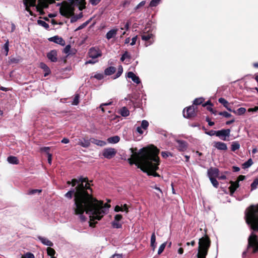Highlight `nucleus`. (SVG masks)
<instances>
[{"label":"nucleus","mask_w":258,"mask_h":258,"mask_svg":"<svg viewBox=\"0 0 258 258\" xmlns=\"http://www.w3.org/2000/svg\"><path fill=\"white\" fill-rule=\"evenodd\" d=\"M232 112L238 115H241L245 113L246 109L244 107H240L238 108L237 110H232Z\"/></svg>","instance_id":"nucleus-30"},{"label":"nucleus","mask_w":258,"mask_h":258,"mask_svg":"<svg viewBox=\"0 0 258 258\" xmlns=\"http://www.w3.org/2000/svg\"><path fill=\"white\" fill-rule=\"evenodd\" d=\"M231 185L229 187L230 190V194L232 195L234 194L236 189L239 187L238 181H231Z\"/></svg>","instance_id":"nucleus-17"},{"label":"nucleus","mask_w":258,"mask_h":258,"mask_svg":"<svg viewBox=\"0 0 258 258\" xmlns=\"http://www.w3.org/2000/svg\"><path fill=\"white\" fill-rule=\"evenodd\" d=\"M40 67L43 70L45 73L44 75V77H46L50 73V70L49 68L43 62H41L40 63Z\"/></svg>","instance_id":"nucleus-22"},{"label":"nucleus","mask_w":258,"mask_h":258,"mask_svg":"<svg viewBox=\"0 0 258 258\" xmlns=\"http://www.w3.org/2000/svg\"><path fill=\"white\" fill-rule=\"evenodd\" d=\"M122 72H123L122 67L121 66H119L118 67V71L116 74V77L115 78H118L119 77H120L121 76V75L122 74Z\"/></svg>","instance_id":"nucleus-49"},{"label":"nucleus","mask_w":258,"mask_h":258,"mask_svg":"<svg viewBox=\"0 0 258 258\" xmlns=\"http://www.w3.org/2000/svg\"><path fill=\"white\" fill-rule=\"evenodd\" d=\"M131 58V55L129 54V53L127 51H125L121 57L120 60L122 61H123L125 59H128V62H130V59Z\"/></svg>","instance_id":"nucleus-32"},{"label":"nucleus","mask_w":258,"mask_h":258,"mask_svg":"<svg viewBox=\"0 0 258 258\" xmlns=\"http://www.w3.org/2000/svg\"><path fill=\"white\" fill-rule=\"evenodd\" d=\"M48 40L51 42H53L55 43L60 44V45L64 46L66 44L65 41L60 37L58 36H54L53 37L48 38Z\"/></svg>","instance_id":"nucleus-12"},{"label":"nucleus","mask_w":258,"mask_h":258,"mask_svg":"<svg viewBox=\"0 0 258 258\" xmlns=\"http://www.w3.org/2000/svg\"><path fill=\"white\" fill-rule=\"evenodd\" d=\"M130 151L132 155L128 159V161L131 165L135 164L138 168L147 173L148 175L155 177L159 176L156 172L160 162L158 156L159 150L157 147L152 146L143 148L139 152H137V148H130Z\"/></svg>","instance_id":"nucleus-2"},{"label":"nucleus","mask_w":258,"mask_h":258,"mask_svg":"<svg viewBox=\"0 0 258 258\" xmlns=\"http://www.w3.org/2000/svg\"><path fill=\"white\" fill-rule=\"evenodd\" d=\"M161 155H162V157L164 158H167L169 155H171L169 152H162Z\"/></svg>","instance_id":"nucleus-58"},{"label":"nucleus","mask_w":258,"mask_h":258,"mask_svg":"<svg viewBox=\"0 0 258 258\" xmlns=\"http://www.w3.org/2000/svg\"><path fill=\"white\" fill-rule=\"evenodd\" d=\"M204 100L203 98H196L194 101V104L200 105L203 102Z\"/></svg>","instance_id":"nucleus-46"},{"label":"nucleus","mask_w":258,"mask_h":258,"mask_svg":"<svg viewBox=\"0 0 258 258\" xmlns=\"http://www.w3.org/2000/svg\"><path fill=\"white\" fill-rule=\"evenodd\" d=\"M48 58L52 62H56L57 60V52L53 50L48 52L47 54Z\"/></svg>","instance_id":"nucleus-15"},{"label":"nucleus","mask_w":258,"mask_h":258,"mask_svg":"<svg viewBox=\"0 0 258 258\" xmlns=\"http://www.w3.org/2000/svg\"><path fill=\"white\" fill-rule=\"evenodd\" d=\"M219 114L220 115L223 116L226 118L230 117L232 116L230 113L226 111L220 112L219 113Z\"/></svg>","instance_id":"nucleus-52"},{"label":"nucleus","mask_w":258,"mask_h":258,"mask_svg":"<svg viewBox=\"0 0 258 258\" xmlns=\"http://www.w3.org/2000/svg\"><path fill=\"white\" fill-rule=\"evenodd\" d=\"M94 78L98 80H101L103 78V76L101 74H97L94 76Z\"/></svg>","instance_id":"nucleus-61"},{"label":"nucleus","mask_w":258,"mask_h":258,"mask_svg":"<svg viewBox=\"0 0 258 258\" xmlns=\"http://www.w3.org/2000/svg\"><path fill=\"white\" fill-rule=\"evenodd\" d=\"M38 239L44 244L49 247L53 245V243L47 238L41 236L38 237Z\"/></svg>","instance_id":"nucleus-20"},{"label":"nucleus","mask_w":258,"mask_h":258,"mask_svg":"<svg viewBox=\"0 0 258 258\" xmlns=\"http://www.w3.org/2000/svg\"><path fill=\"white\" fill-rule=\"evenodd\" d=\"M122 218V216L120 214H117L114 217V220L119 221L121 220Z\"/></svg>","instance_id":"nucleus-53"},{"label":"nucleus","mask_w":258,"mask_h":258,"mask_svg":"<svg viewBox=\"0 0 258 258\" xmlns=\"http://www.w3.org/2000/svg\"><path fill=\"white\" fill-rule=\"evenodd\" d=\"M119 140L120 138L118 136H115L113 137L108 138L107 139L108 142L110 144L117 143L119 141Z\"/></svg>","instance_id":"nucleus-24"},{"label":"nucleus","mask_w":258,"mask_h":258,"mask_svg":"<svg viewBox=\"0 0 258 258\" xmlns=\"http://www.w3.org/2000/svg\"><path fill=\"white\" fill-rule=\"evenodd\" d=\"M151 246L153 250H154L156 247V235L154 232L152 233L151 237Z\"/></svg>","instance_id":"nucleus-27"},{"label":"nucleus","mask_w":258,"mask_h":258,"mask_svg":"<svg viewBox=\"0 0 258 258\" xmlns=\"http://www.w3.org/2000/svg\"><path fill=\"white\" fill-rule=\"evenodd\" d=\"M219 170L216 168H210L208 170V175L209 178L218 177Z\"/></svg>","instance_id":"nucleus-14"},{"label":"nucleus","mask_w":258,"mask_h":258,"mask_svg":"<svg viewBox=\"0 0 258 258\" xmlns=\"http://www.w3.org/2000/svg\"><path fill=\"white\" fill-rule=\"evenodd\" d=\"M120 114L124 117H126L129 115L130 111L125 107H123L120 110Z\"/></svg>","instance_id":"nucleus-29"},{"label":"nucleus","mask_w":258,"mask_h":258,"mask_svg":"<svg viewBox=\"0 0 258 258\" xmlns=\"http://www.w3.org/2000/svg\"><path fill=\"white\" fill-rule=\"evenodd\" d=\"M111 104V102H109V103H103V104H101L100 106V108L101 109V110L103 112H105V110H104V108H103V106H106V105H110Z\"/></svg>","instance_id":"nucleus-57"},{"label":"nucleus","mask_w":258,"mask_h":258,"mask_svg":"<svg viewBox=\"0 0 258 258\" xmlns=\"http://www.w3.org/2000/svg\"><path fill=\"white\" fill-rule=\"evenodd\" d=\"M79 95L76 94L73 99L72 104L75 105H78L79 103Z\"/></svg>","instance_id":"nucleus-41"},{"label":"nucleus","mask_w":258,"mask_h":258,"mask_svg":"<svg viewBox=\"0 0 258 258\" xmlns=\"http://www.w3.org/2000/svg\"><path fill=\"white\" fill-rule=\"evenodd\" d=\"M71 46L70 45H67L63 49V52L67 54V55H70L71 54H75V52L72 53L71 52Z\"/></svg>","instance_id":"nucleus-36"},{"label":"nucleus","mask_w":258,"mask_h":258,"mask_svg":"<svg viewBox=\"0 0 258 258\" xmlns=\"http://www.w3.org/2000/svg\"><path fill=\"white\" fill-rule=\"evenodd\" d=\"M48 162L49 164H51L52 155L49 153H48Z\"/></svg>","instance_id":"nucleus-62"},{"label":"nucleus","mask_w":258,"mask_h":258,"mask_svg":"<svg viewBox=\"0 0 258 258\" xmlns=\"http://www.w3.org/2000/svg\"><path fill=\"white\" fill-rule=\"evenodd\" d=\"M114 211L116 212H118L119 211H123V210L122 207L117 205L115 207Z\"/></svg>","instance_id":"nucleus-55"},{"label":"nucleus","mask_w":258,"mask_h":258,"mask_svg":"<svg viewBox=\"0 0 258 258\" xmlns=\"http://www.w3.org/2000/svg\"><path fill=\"white\" fill-rule=\"evenodd\" d=\"M246 223L253 231H258V205L250 206L245 215Z\"/></svg>","instance_id":"nucleus-3"},{"label":"nucleus","mask_w":258,"mask_h":258,"mask_svg":"<svg viewBox=\"0 0 258 258\" xmlns=\"http://www.w3.org/2000/svg\"><path fill=\"white\" fill-rule=\"evenodd\" d=\"M130 24L131 22L129 21H127L126 22H124L121 24L120 29L121 30H128Z\"/></svg>","instance_id":"nucleus-35"},{"label":"nucleus","mask_w":258,"mask_h":258,"mask_svg":"<svg viewBox=\"0 0 258 258\" xmlns=\"http://www.w3.org/2000/svg\"><path fill=\"white\" fill-rule=\"evenodd\" d=\"M112 226L114 228H121L122 227V224L119 221H117L114 220L112 222Z\"/></svg>","instance_id":"nucleus-37"},{"label":"nucleus","mask_w":258,"mask_h":258,"mask_svg":"<svg viewBox=\"0 0 258 258\" xmlns=\"http://www.w3.org/2000/svg\"><path fill=\"white\" fill-rule=\"evenodd\" d=\"M90 22V20H88L79 26L76 29V31L81 30L84 28H85Z\"/></svg>","instance_id":"nucleus-50"},{"label":"nucleus","mask_w":258,"mask_h":258,"mask_svg":"<svg viewBox=\"0 0 258 258\" xmlns=\"http://www.w3.org/2000/svg\"><path fill=\"white\" fill-rule=\"evenodd\" d=\"M116 154V151L115 149L112 148H107L104 149L103 151L102 155L107 159L113 158Z\"/></svg>","instance_id":"nucleus-10"},{"label":"nucleus","mask_w":258,"mask_h":258,"mask_svg":"<svg viewBox=\"0 0 258 258\" xmlns=\"http://www.w3.org/2000/svg\"><path fill=\"white\" fill-rule=\"evenodd\" d=\"M34 255L31 252H27L25 254L22 255L21 258H34Z\"/></svg>","instance_id":"nucleus-45"},{"label":"nucleus","mask_w":258,"mask_h":258,"mask_svg":"<svg viewBox=\"0 0 258 258\" xmlns=\"http://www.w3.org/2000/svg\"><path fill=\"white\" fill-rule=\"evenodd\" d=\"M161 0H152L150 3V6L154 7L157 6L160 3Z\"/></svg>","instance_id":"nucleus-47"},{"label":"nucleus","mask_w":258,"mask_h":258,"mask_svg":"<svg viewBox=\"0 0 258 258\" xmlns=\"http://www.w3.org/2000/svg\"><path fill=\"white\" fill-rule=\"evenodd\" d=\"M211 241L207 235L200 238L199 241L198 258H206L208 249L210 246Z\"/></svg>","instance_id":"nucleus-4"},{"label":"nucleus","mask_w":258,"mask_h":258,"mask_svg":"<svg viewBox=\"0 0 258 258\" xmlns=\"http://www.w3.org/2000/svg\"><path fill=\"white\" fill-rule=\"evenodd\" d=\"M177 143L176 147L180 151H184L186 150L187 145L185 141L182 140H176Z\"/></svg>","instance_id":"nucleus-13"},{"label":"nucleus","mask_w":258,"mask_h":258,"mask_svg":"<svg viewBox=\"0 0 258 258\" xmlns=\"http://www.w3.org/2000/svg\"><path fill=\"white\" fill-rule=\"evenodd\" d=\"M146 4V1H142L141 3H140L136 7V9H139L140 8H141V7H143L145 5V4Z\"/></svg>","instance_id":"nucleus-54"},{"label":"nucleus","mask_w":258,"mask_h":258,"mask_svg":"<svg viewBox=\"0 0 258 258\" xmlns=\"http://www.w3.org/2000/svg\"><path fill=\"white\" fill-rule=\"evenodd\" d=\"M41 191H42L41 189H31L28 191L27 194L30 195H34L37 192H38L39 194V193L41 192Z\"/></svg>","instance_id":"nucleus-51"},{"label":"nucleus","mask_w":258,"mask_h":258,"mask_svg":"<svg viewBox=\"0 0 258 258\" xmlns=\"http://www.w3.org/2000/svg\"><path fill=\"white\" fill-rule=\"evenodd\" d=\"M92 142L93 144L101 147L104 146L105 145H106V143L105 141L98 140L96 139H93Z\"/></svg>","instance_id":"nucleus-31"},{"label":"nucleus","mask_w":258,"mask_h":258,"mask_svg":"<svg viewBox=\"0 0 258 258\" xmlns=\"http://www.w3.org/2000/svg\"><path fill=\"white\" fill-rule=\"evenodd\" d=\"M137 131L140 134H143V131L142 130V127L141 126H138L137 128Z\"/></svg>","instance_id":"nucleus-64"},{"label":"nucleus","mask_w":258,"mask_h":258,"mask_svg":"<svg viewBox=\"0 0 258 258\" xmlns=\"http://www.w3.org/2000/svg\"><path fill=\"white\" fill-rule=\"evenodd\" d=\"M195 110L196 108L194 105L189 106L186 109V110L185 109H184L183 111V116L187 118L195 116L196 115Z\"/></svg>","instance_id":"nucleus-9"},{"label":"nucleus","mask_w":258,"mask_h":258,"mask_svg":"<svg viewBox=\"0 0 258 258\" xmlns=\"http://www.w3.org/2000/svg\"><path fill=\"white\" fill-rule=\"evenodd\" d=\"M253 163L252 160L251 159H248L246 162L243 164V168H247L249 167Z\"/></svg>","instance_id":"nucleus-40"},{"label":"nucleus","mask_w":258,"mask_h":258,"mask_svg":"<svg viewBox=\"0 0 258 258\" xmlns=\"http://www.w3.org/2000/svg\"><path fill=\"white\" fill-rule=\"evenodd\" d=\"M109 258H122V255L121 254L115 253L111 256Z\"/></svg>","instance_id":"nucleus-56"},{"label":"nucleus","mask_w":258,"mask_h":258,"mask_svg":"<svg viewBox=\"0 0 258 258\" xmlns=\"http://www.w3.org/2000/svg\"><path fill=\"white\" fill-rule=\"evenodd\" d=\"M127 77L128 78H131L134 82L137 84L140 83V80L139 78L132 72H129L127 73Z\"/></svg>","instance_id":"nucleus-18"},{"label":"nucleus","mask_w":258,"mask_h":258,"mask_svg":"<svg viewBox=\"0 0 258 258\" xmlns=\"http://www.w3.org/2000/svg\"><path fill=\"white\" fill-rule=\"evenodd\" d=\"M141 37L142 39L145 41L146 46L152 44L154 41V35L151 33H144Z\"/></svg>","instance_id":"nucleus-8"},{"label":"nucleus","mask_w":258,"mask_h":258,"mask_svg":"<svg viewBox=\"0 0 258 258\" xmlns=\"http://www.w3.org/2000/svg\"><path fill=\"white\" fill-rule=\"evenodd\" d=\"M88 54L89 57L92 58L93 60H87L86 62V64H94L97 62V60L95 59L101 56L102 52L99 48L91 47L89 49Z\"/></svg>","instance_id":"nucleus-6"},{"label":"nucleus","mask_w":258,"mask_h":258,"mask_svg":"<svg viewBox=\"0 0 258 258\" xmlns=\"http://www.w3.org/2000/svg\"><path fill=\"white\" fill-rule=\"evenodd\" d=\"M209 178L213 185L215 187H217L218 186L219 183L218 181L216 180V177Z\"/></svg>","instance_id":"nucleus-44"},{"label":"nucleus","mask_w":258,"mask_h":258,"mask_svg":"<svg viewBox=\"0 0 258 258\" xmlns=\"http://www.w3.org/2000/svg\"><path fill=\"white\" fill-rule=\"evenodd\" d=\"M137 38H138V36H135V37H134L132 39V42L131 43V45L133 46V45H134L136 44L137 40Z\"/></svg>","instance_id":"nucleus-59"},{"label":"nucleus","mask_w":258,"mask_h":258,"mask_svg":"<svg viewBox=\"0 0 258 258\" xmlns=\"http://www.w3.org/2000/svg\"><path fill=\"white\" fill-rule=\"evenodd\" d=\"M141 126L143 129L146 130L149 126V123L147 120H143L142 121Z\"/></svg>","instance_id":"nucleus-48"},{"label":"nucleus","mask_w":258,"mask_h":258,"mask_svg":"<svg viewBox=\"0 0 258 258\" xmlns=\"http://www.w3.org/2000/svg\"><path fill=\"white\" fill-rule=\"evenodd\" d=\"M214 146L218 150L225 151L227 149V145L225 143L221 142H216L214 143Z\"/></svg>","instance_id":"nucleus-16"},{"label":"nucleus","mask_w":258,"mask_h":258,"mask_svg":"<svg viewBox=\"0 0 258 258\" xmlns=\"http://www.w3.org/2000/svg\"><path fill=\"white\" fill-rule=\"evenodd\" d=\"M117 31V29H113L109 31L106 35V38L109 40L114 37L116 35Z\"/></svg>","instance_id":"nucleus-21"},{"label":"nucleus","mask_w":258,"mask_h":258,"mask_svg":"<svg viewBox=\"0 0 258 258\" xmlns=\"http://www.w3.org/2000/svg\"><path fill=\"white\" fill-rule=\"evenodd\" d=\"M7 161L9 163L14 164H18L19 163V160L16 157L9 156L7 158Z\"/></svg>","instance_id":"nucleus-28"},{"label":"nucleus","mask_w":258,"mask_h":258,"mask_svg":"<svg viewBox=\"0 0 258 258\" xmlns=\"http://www.w3.org/2000/svg\"><path fill=\"white\" fill-rule=\"evenodd\" d=\"M116 71L115 68L113 67H109L106 68L104 71V73L106 75L110 76L115 73Z\"/></svg>","instance_id":"nucleus-25"},{"label":"nucleus","mask_w":258,"mask_h":258,"mask_svg":"<svg viewBox=\"0 0 258 258\" xmlns=\"http://www.w3.org/2000/svg\"><path fill=\"white\" fill-rule=\"evenodd\" d=\"M67 184H72L73 186L77 185L75 189L65 194V197L70 199L74 194L73 210L75 214L79 215L81 220L84 221L85 217L83 214L85 212L90 218V226H93L107 213L110 206L92 196V190L87 178L73 179L71 181H68Z\"/></svg>","instance_id":"nucleus-1"},{"label":"nucleus","mask_w":258,"mask_h":258,"mask_svg":"<svg viewBox=\"0 0 258 258\" xmlns=\"http://www.w3.org/2000/svg\"><path fill=\"white\" fill-rule=\"evenodd\" d=\"M240 148V145L238 142H234L232 143L231 145V150L233 151H235Z\"/></svg>","instance_id":"nucleus-39"},{"label":"nucleus","mask_w":258,"mask_h":258,"mask_svg":"<svg viewBox=\"0 0 258 258\" xmlns=\"http://www.w3.org/2000/svg\"><path fill=\"white\" fill-rule=\"evenodd\" d=\"M101 0H90V3L94 6L97 5Z\"/></svg>","instance_id":"nucleus-60"},{"label":"nucleus","mask_w":258,"mask_h":258,"mask_svg":"<svg viewBox=\"0 0 258 258\" xmlns=\"http://www.w3.org/2000/svg\"><path fill=\"white\" fill-rule=\"evenodd\" d=\"M73 2L79 4V10H82L85 8V0H72Z\"/></svg>","instance_id":"nucleus-26"},{"label":"nucleus","mask_w":258,"mask_h":258,"mask_svg":"<svg viewBox=\"0 0 258 258\" xmlns=\"http://www.w3.org/2000/svg\"><path fill=\"white\" fill-rule=\"evenodd\" d=\"M70 3L63 2L59 8V12L62 16L66 17H69L74 15V6L77 5L79 7V4L73 2L70 0Z\"/></svg>","instance_id":"nucleus-5"},{"label":"nucleus","mask_w":258,"mask_h":258,"mask_svg":"<svg viewBox=\"0 0 258 258\" xmlns=\"http://www.w3.org/2000/svg\"><path fill=\"white\" fill-rule=\"evenodd\" d=\"M252 249V252L255 253L258 251V238L252 231L248 239L247 249Z\"/></svg>","instance_id":"nucleus-7"},{"label":"nucleus","mask_w":258,"mask_h":258,"mask_svg":"<svg viewBox=\"0 0 258 258\" xmlns=\"http://www.w3.org/2000/svg\"><path fill=\"white\" fill-rule=\"evenodd\" d=\"M20 60L19 58H12L11 59V62L12 63H18Z\"/></svg>","instance_id":"nucleus-63"},{"label":"nucleus","mask_w":258,"mask_h":258,"mask_svg":"<svg viewBox=\"0 0 258 258\" xmlns=\"http://www.w3.org/2000/svg\"><path fill=\"white\" fill-rule=\"evenodd\" d=\"M167 242H165L163 243H162L159 247L158 250V254H161L164 250L166 245Z\"/></svg>","instance_id":"nucleus-43"},{"label":"nucleus","mask_w":258,"mask_h":258,"mask_svg":"<svg viewBox=\"0 0 258 258\" xmlns=\"http://www.w3.org/2000/svg\"><path fill=\"white\" fill-rule=\"evenodd\" d=\"M78 144L83 147L87 148L90 145V141L86 139H79Z\"/></svg>","instance_id":"nucleus-19"},{"label":"nucleus","mask_w":258,"mask_h":258,"mask_svg":"<svg viewBox=\"0 0 258 258\" xmlns=\"http://www.w3.org/2000/svg\"><path fill=\"white\" fill-rule=\"evenodd\" d=\"M219 102L222 104L223 106L229 111L231 112L232 111V110L231 108L229 106V103L227 101H226L224 98H220L218 99Z\"/></svg>","instance_id":"nucleus-23"},{"label":"nucleus","mask_w":258,"mask_h":258,"mask_svg":"<svg viewBox=\"0 0 258 258\" xmlns=\"http://www.w3.org/2000/svg\"><path fill=\"white\" fill-rule=\"evenodd\" d=\"M230 130H221L216 131V136L219 137L221 140L225 141L227 137L230 136Z\"/></svg>","instance_id":"nucleus-11"},{"label":"nucleus","mask_w":258,"mask_h":258,"mask_svg":"<svg viewBox=\"0 0 258 258\" xmlns=\"http://www.w3.org/2000/svg\"><path fill=\"white\" fill-rule=\"evenodd\" d=\"M37 24L39 25L44 27V28H45L46 29H48L49 27L48 24H47L44 21H43V20H37Z\"/></svg>","instance_id":"nucleus-34"},{"label":"nucleus","mask_w":258,"mask_h":258,"mask_svg":"<svg viewBox=\"0 0 258 258\" xmlns=\"http://www.w3.org/2000/svg\"><path fill=\"white\" fill-rule=\"evenodd\" d=\"M251 190L255 189L258 186V178L254 179L252 183L251 184Z\"/></svg>","instance_id":"nucleus-38"},{"label":"nucleus","mask_w":258,"mask_h":258,"mask_svg":"<svg viewBox=\"0 0 258 258\" xmlns=\"http://www.w3.org/2000/svg\"><path fill=\"white\" fill-rule=\"evenodd\" d=\"M47 253L48 255L51 256L50 258H56L55 256H54L55 253V251L53 248L51 247H48L47 248Z\"/></svg>","instance_id":"nucleus-33"},{"label":"nucleus","mask_w":258,"mask_h":258,"mask_svg":"<svg viewBox=\"0 0 258 258\" xmlns=\"http://www.w3.org/2000/svg\"><path fill=\"white\" fill-rule=\"evenodd\" d=\"M9 40H7L6 41V43H5V44L4 45V49L6 52V55H8V52L9 50Z\"/></svg>","instance_id":"nucleus-42"}]
</instances>
